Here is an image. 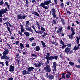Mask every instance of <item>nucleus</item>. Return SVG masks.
<instances>
[{"label": "nucleus", "mask_w": 80, "mask_h": 80, "mask_svg": "<svg viewBox=\"0 0 80 80\" xmlns=\"http://www.w3.org/2000/svg\"><path fill=\"white\" fill-rule=\"evenodd\" d=\"M13 80V78L12 77L8 79V80Z\"/></svg>", "instance_id": "e2e57ef3"}, {"label": "nucleus", "mask_w": 80, "mask_h": 80, "mask_svg": "<svg viewBox=\"0 0 80 80\" xmlns=\"http://www.w3.org/2000/svg\"><path fill=\"white\" fill-rule=\"evenodd\" d=\"M45 58H46V60H47V62H46V66H47V65H48V64H49V60L48 59V58H46V57Z\"/></svg>", "instance_id": "393cba45"}, {"label": "nucleus", "mask_w": 80, "mask_h": 80, "mask_svg": "<svg viewBox=\"0 0 80 80\" xmlns=\"http://www.w3.org/2000/svg\"><path fill=\"white\" fill-rule=\"evenodd\" d=\"M1 10L4 13H7V11H8V10L7 9V8H6L5 9L4 8L2 9Z\"/></svg>", "instance_id": "dca6fc26"}, {"label": "nucleus", "mask_w": 80, "mask_h": 80, "mask_svg": "<svg viewBox=\"0 0 80 80\" xmlns=\"http://www.w3.org/2000/svg\"><path fill=\"white\" fill-rule=\"evenodd\" d=\"M26 69L28 70V72L30 74V72H31L32 71H33V70H34V68L32 67H29V68H26Z\"/></svg>", "instance_id": "6e6552de"}, {"label": "nucleus", "mask_w": 80, "mask_h": 80, "mask_svg": "<svg viewBox=\"0 0 80 80\" xmlns=\"http://www.w3.org/2000/svg\"><path fill=\"white\" fill-rule=\"evenodd\" d=\"M67 30H70V26L68 25V27L66 28Z\"/></svg>", "instance_id": "49530a36"}, {"label": "nucleus", "mask_w": 80, "mask_h": 80, "mask_svg": "<svg viewBox=\"0 0 80 80\" xmlns=\"http://www.w3.org/2000/svg\"><path fill=\"white\" fill-rule=\"evenodd\" d=\"M37 45V44H36V43H33L31 45L32 47H35V45Z\"/></svg>", "instance_id": "c03bdc74"}, {"label": "nucleus", "mask_w": 80, "mask_h": 80, "mask_svg": "<svg viewBox=\"0 0 80 80\" xmlns=\"http://www.w3.org/2000/svg\"><path fill=\"white\" fill-rule=\"evenodd\" d=\"M9 51H8V50L7 49H6L4 51V52L2 53L3 55H7V54H8V53Z\"/></svg>", "instance_id": "4468645a"}, {"label": "nucleus", "mask_w": 80, "mask_h": 80, "mask_svg": "<svg viewBox=\"0 0 80 80\" xmlns=\"http://www.w3.org/2000/svg\"><path fill=\"white\" fill-rule=\"evenodd\" d=\"M41 62H40L38 64V68H40V67H41Z\"/></svg>", "instance_id": "37998d69"}, {"label": "nucleus", "mask_w": 80, "mask_h": 80, "mask_svg": "<svg viewBox=\"0 0 80 80\" xmlns=\"http://www.w3.org/2000/svg\"><path fill=\"white\" fill-rule=\"evenodd\" d=\"M16 43V45H18V44L19 43V41H17Z\"/></svg>", "instance_id": "4d7b16f0"}, {"label": "nucleus", "mask_w": 80, "mask_h": 80, "mask_svg": "<svg viewBox=\"0 0 80 80\" xmlns=\"http://www.w3.org/2000/svg\"><path fill=\"white\" fill-rule=\"evenodd\" d=\"M41 30L42 31H43V32H45L46 31L45 29L42 26L41 27Z\"/></svg>", "instance_id": "c85d7f7f"}, {"label": "nucleus", "mask_w": 80, "mask_h": 80, "mask_svg": "<svg viewBox=\"0 0 80 80\" xmlns=\"http://www.w3.org/2000/svg\"><path fill=\"white\" fill-rule=\"evenodd\" d=\"M6 26L7 27V29L8 30V32H9L10 34H12V32H11V30H10V28L9 27V26H8V23L7 24H6Z\"/></svg>", "instance_id": "f3484780"}, {"label": "nucleus", "mask_w": 80, "mask_h": 80, "mask_svg": "<svg viewBox=\"0 0 80 80\" xmlns=\"http://www.w3.org/2000/svg\"><path fill=\"white\" fill-rule=\"evenodd\" d=\"M60 43L61 44H62V45H64L65 44V43L63 42V41L62 40H61L60 41Z\"/></svg>", "instance_id": "a19ab883"}, {"label": "nucleus", "mask_w": 80, "mask_h": 80, "mask_svg": "<svg viewBox=\"0 0 80 80\" xmlns=\"http://www.w3.org/2000/svg\"><path fill=\"white\" fill-rule=\"evenodd\" d=\"M65 73H63L62 74V78H64V79H65Z\"/></svg>", "instance_id": "72a5a7b5"}, {"label": "nucleus", "mask_w": 80, "mask_h": 80, "mask_svg": "<svg viewBox=\"0 0 80 80\" xmlns=\"http://www.w3.org/2000/svg\"><path fill=\"white\" fill-rule=\"evenodd\" d=\"M9 72H13L14 71V68H15L14 66L11 65L9 66Z\"/></svg>", "instance_id": "f8f14e48"}, {"label": "nucleus", "mask_w": 80, "mask_h": 80, "mask_svg": "<svg viewBox=\"0 0 80 80\" xmlns=\"http://www.w3.org/2000/svg\"><path fill=\"white\" fill-rule=\"evenodd\" d=\"M76 42L77 43V44H79V41L80 40V37H76Z\"/></svg>", "instance_id": "4be33fe9"}, {"label": "nucleus", "mask_w": 80, "mask_h": 80, "mask_svg": "<svg viewBox=\"0 0 80 80\" xmlns=\"http://www.w3.org/2000/svg\"><path fill=\"white\" fill-rule=\"evenodd\" d=\"M18 19V20H21L22 19H24V20H25V18L26 17V16L24 15L23 16H21V15H17V16Z\"/></svg>", "instance_id": "0eeeda50"}, {"label": "nucleus", "mask_w": 80, "mask_h": 80, "mask_svg": "<svg viewBox=\"0 0 80 80\" xmlns=\"http://www.w3.org/2000/svg\"><path fill=\"white\" fill-rule=\"evenodd\" d=\"M30 41H32L34 40V38L33 37L29 39Z\"/></svg>", "instance_id": "603ef678"}, {"label": "nucleus", "mask_w": 80, "mask_h": 80, "mask_svg": "<svg viewBox=\"0 0 80 80\" xmlns=\"http://www.w3.org/2000/svg\"><path fill=\"white\" fill-rule=\"evenodd\" d=\"M57 66L56 62H53V67L54 68V71H56V70H57V69H56V67H57Z\"/></svg>", "instance_id": "a211bd4d"}, {"label": "nucleus", "mask_w": 80, "mask_h": 80, "mask_svg": "<svg viewBox=\"0 0 80 80\" xmlns=\"http://www.w3.org/2000/svg\"><path fill=\"white\" fill-rule=\"evenodd\" d=\"M47 56L48 57H50V53H47Z\"/></svg>", "instance_id": "680f3d73"}, {"label": "nucleus", "mask_w": 80, "mask_h": 80, "mask_svg": "<svg viewBox=\"0 0 80 80\" xmlns=\"http://www.w3.org/2000/svg\"><path fill=\"white\" fill-rule=\"evenodd\" d=\"M60 6L62 7V8H63V6H64V4L63 2H62L61 4L60 5Z\"/></svg>", "instance_id": "09e8293b"}, {"label": "nucleus", "mask_w": 80, "mask_h": 80, "mask_svg": "<svg viewBox=\"0 0 80 80\" xmlns=\"http://www.w3.org/2000/svg\"><path fill=\"white\" fill-rule=\"evenodd\" d=\"M60 34H61V36H64V35H65V34H64V33L63 32H62L61 33H60Z\"/></svg>", "instance_id": "6e6d98bb"}, {"label": "nucleus", "mask_w": 80, "mask_h": 80, "mask_svg": "<svg viewBox=\"0 0 80 80\" xmlns=\"http://www.w3.org/2000/svg\"><path fill=\"white\" fill-rule=\"evenodd\" d=\"M31 55L32 57H35V58L32 59V60H33L34 59H35V58H36L37 57V55H36V54L31 53Z\"/></svg>", "instance_id": "5701e85b"}, {"label": "nucleus", "mask_w": 80, "mask_h": 80, "mask_svg": "<svg viewBox=\"0 0 80 80\" xmlns=\"http://www.w3.org/2000/svg\"><path fill=\"white\" fill-rule=\"evenodd\" d=\"M8 63H9V61H8V60H5V63L6 65L7 66H8Z\"/></svg>", "instance_id": "2f4dec72"}, {"label": "nucleus", "mask_w": 80, "mask_h": 80, "mask_svg": "<svg viewBox=\"0 0 80 80\" xmlns=\"http://www.w3.org/2000/svg\"><path fill=\"white\" fill-rule=\"evenodd\" d=\"M40 50V48L38 46H37L36 47V51H39Z\"/></svg>", "instance_id": "a878e982"}, {"label": "nucleus", "mask_w": 80, "mask_h": 80, "mask_svg": "<svg viewBox=\"0 0 80 80\" xmlns=\"http://www.w3.org/2000/svg\"><path fill=\"white\" fill-rule=\"evenodd\" d=\"M19 47L20 48V50H21V51H23V50H23V48H25V46L22 43H20V46H19Z\"/></svg>", "instance_id": "ddd939ff"}, {"label": "nucleus", "mask_w": 80, "mask_h": 80, "mask_svg": "<svg viewBox=\"0 0 80 80\" xmlns=\"http://www.w3.org/2000/svg\"><path fill=\"white\" fill-rule=\"evenodd\" d=\"M0 57H1V58L2 60H8L10 58V57H8L6 55H3L2 56V54L0 52Z\"/></svg>", "instance_id": "f03ea898"}, {"label": "nucleus", "mask_w": 80, "mask_h": 80, "mask_svg": "<svg viewBox=\"0 0 80 80\" xmlns=\"http://www.w3.org/2000/svg\"><path fill=\"white\" fill-rule=\"evenodd\" d=\"M68 74L69 75H72V73L68 71L67 72Z\"/></svg>", "instance_id": "5fc2aeb1"}, {"label": "nucleus", "mask_w": 80, "mask_h": 80, "mask_svg": "<svg viewBox=\"0 0 80 80\" xmlns=\"http://www.w3.org/2000/svg\"><path fill=\"white\" fill-rule=\"evenodd\" d=\"M54 3L56 5H57V3L58 2V1L57 0H54Z\"/></svg>", "instance_id": "8fccbe9b"}, {"label": "nucleus", "mask_w": 80, "mask_h": 80, "mask_svg": "<svg viewBox=\"0 0 80 80\" xmlns=\"http://www.w3.org/2000/svg\"><path fill=\"white\" fill-rule=\"evenodd\" d=\"M51 3L52 2L51 0H47V1H44V3L42 2L39 6L42 7L43 8H45V10H47V9H48V6H45V5L48 6L50 3Z\"/></svg>", "instance_id": "f257e3e1"}, {"label": "nucleus", "mask_w": 80, "mask_h": 80, "mask_svg": "<svg viewBox=\"0 0 80 80\" xmlns=\"http://www.w3.org/2000/svg\"><path fill=\"white\" fill-rule=\"evenodd\" d=\"M62 27L59 28V30H58L57 31V33H60V32H62Z\"/></svg>", "instance_id": "cd10ccee"}, {"label": "nucleus", "mask_w": 80, "mask_h": 80, "mask_svg": "<svg viewBox=\"0 0 80 80\" xmlns=\"http://www.w3.org/2000/svg\"><path fill=\"white\" fill-rule=\"evenodd\" d=\"M71 30L72 32V33L71 35H68V37H69V38L71 39H72L73 38V36L75 34V33L74 32V29H73V28L72 27L71 28Z\"/></svg>", "instance_id": "39448f33"}, {"label": "nucleus", "mask_w": 80, "mask_h": 80, "mask_svg": "<svg viewBox=\"0 0 80 80\" xmlns=\"http://www.w3.org/2000/svg\"><path fill=\"white\" fill-rule=\"evenodd\" d=\"M8 19V18H4L3 19V20H7Z\"/></svg>", "instance_id": "338daca9"}, {"label": "nucleus", "mask_w": 80, "mask_h": 80, "mask_svg": "<svg viewBox=\"0 0 80 80\" xmlns=\"http://www.w3.org/2000/svg\"><path fill=\"white\" fill-rule=\"evenodd\" d=\"M24 33L25 35L27 37L30 36V33L28 32H24Z\"/></svg>", "instance_id": "412c9836"}, {"label": "nucleus", "mask_w": 80, "mask_h": 80, "mask_svg": "<svg viewBox=\"0 0 80 80\" xmlns=\"http://www.w3.org/2000/svg\"><path fill=\"white\" fill-rule=\"evenodd\" d=\"M52 22H53V23L54 25H55L57 24V22H56V19H55L52 20Z\"/></svg>", "instance_id": "c9c22d12"}, {"label": "nucleus", "mask_w": 80, "mask_h": 80, "mask_svg": "<svg viewBox=\"0 0 80 80\" xmlns=\"http://www.w3.org/2000/svg\"><path fill=\"white\" fill-rule=\"evenodd\" d=\"M46 77L49 79L50 80H53L54 78V76L53 75H52L51 73H50L48 75V73H46Z\"/></svg>", "instance_id": "423d86ee"}, {"label": "nucleus", "mask_w": 80, "mask_h": 80, "mask_svg": "<svg viewBox=\"0 0 80 80\" xmlns=\"http://www.w3.org/2000/svg\"><path fill=\"white\" fill-rule=\"evenodd\" d=\"M4 14L3 12L1 10L0 11V17H2V15Z\"/></svg>", "instance_id": "c756f323"}, {"label": "nucleus", "mask_w": 80, "mask_h": 80, "mask_svg": "<svg viewBox=\"0 0 80 80\" xmlns=\"http://www.w3.org/2000/svg\"><path fill=\"white\" fill-rule=\"evenodd\" d=\"M66 77L68 78L70 77V75H69L68 74H67V75L66 76Z\"/></svg>", "instance_id": "69168bd1"}, {"label": "nucleus", "mask_w": 80, "mask_h": 80, "mask_svg": "<svg viewBox=\"0 0 80 80\" xmlns=\"http://www.w3.org/2000/svg\"><path fill=\"white\" fill-rule=\"evenodd\" d=\"M7 23H8V24L10 27H13V25H11V24H10V23H9V22L8 21H7Z\"/></svg>", "instance_id": "58836bf2"}, {"label": "nucleus", "mask_w": 80, "mask_h": 80, "mask_svg": "<svg viewBox=\"0 0 80 80\" xmlns=\"http://www.w3.org/2000/svg\"><path fill=\"white\" fill-rule=\"evenodd\" d=\"M32 14H34L35 16H36L38 17H40V15H39V14H38V13L37 12H32Z\"/></svg>", "instance_id": "aec40b11"}, {"label": "nucleus", "mask_w": 80, "mask_h": 80, "mask_svg": "<svg viewBox=\"0 0 80 80\" xmlns=\"http://www.w3.org/2000/svg\"><path fill=\"white\" fill-rule=\"evenodd\" d=\"M18 34H20L21 36H23V34H22V32L19 31H18Z\"/></svg>", "instance_id": "79ce46f5"}, {"label": "nucleus", "mask_w": 80, "mask_h": 80, "mask_svg": "<svg viewBox=\"0 0 80 80\" xmlns=\"http://www.w3.org/2000/svg\"><path fill=\"white\" fill-rule=\"evenodd\" d=\"M60 18L61 19V22L63 24V25H65V20H64V19H63V18H61V16H60Z\"/></svg>", "instance_id": "2eb2a0df"}, {"label": "nucleus", "mask_w": 80, "mask_h": 80, "mask_svg": "<svg viewBox=\"0 0 80 80\" xmlns=\"http://www.w3.org/2000/svg\"><path fill=\"white\" fill-rule=\"evenodd\" d=\"M41 42L42 43V45L43 46V47H44V48H46V45H45V42H43V41H41Z\"/></svg>", "instance_id": "b1692460"}, {"label": "nucleus", "mask_w": 80, "mask_h": 80, "mask_svg": "<svg viewBox=\"0 0 80 80\" xmlns=\"http://www.w3.org/2000/svg\"><path fill=\"white\" fill-rule=\"evenodd\" d=\"M45 57L46 58H47L48 60H49L50 61H52L53 59H54V56H50V57H48L47 55H45Z\"/></svg>", "instance_id": "9d476101"}, {"label": "nucleus", "mask_w": 80, "mask_h": 80, "mask_svg": "<svg viewBox=\"0 0 80 80\" xmlns=\"http://www.w3.org/2000/svg\"><path fill=\"white\" fill-rule=\"evenodd\" d=\"M69 64L70 65H71V66H72V67H73L74 65V62H69Z\"/></svg>", "instance_id": "7c9ffc66"}, {"label": "nucleus", "mask_w": 80, "mask_h": 80, "mask_svg": "<svg viewBox=\"0 0 80 80\" xmlns=\"http://www.w3.org/2000/svg\"><path fill=\"white\" fill-rule=\"evenodd\" d=\"M29 23H30V22L29 21H27L25 27H28V24H29Z\"/></svg>", "instance_id": "473e14b6"}, {"label": "nucleus", "mask_w": 80, "mask_h": 80, "mask_svg": "<svg viewBox=\"0 0 80 80\" xmlns=\"http://www.w3.org/2000/svg\"><path fill=\"white\" fill-rule=\"evenodd\" d=\"M44 71L45 72H50L52 71V69L49 65H47L45 66L44 68Z\"/></svg>", "instance_id": "7ed1b4c3"}, {"label": "nucleus", "mask_w": 80, "mask_h": 80, "mask_svg": "<svg viewBox=\"0 0 80 80\" xmlns=\"http://www.w3.org/2000/svg\"><path fill=\"white\" fill-rule=\"evenodd\" d=\"M73 50H74L75 51H76V50H78V49L77 48V47H76V46H75L73 48Z\"/></svg>", "instance_id": "e433bc0d"}, {"label": "nucleus", "mask_w": 80, "mask_h": 80, "mask_svg": "<svg viewBox=\"0 0 80 80\" xmlns=\"http://www.w3.org/2000/svg\"><path fill=\"white\" fill-rule=\"evenodd\" d=\"M22 75H29V73L28 72V71L26 70H24L22 71Z\"/></svg>", "instance_id": "9b49d317"}, {"label": "nucleus", "mask_w": 80, "mask_h": 80, "mask_svg": "<svg viewBox=\"0 0 80 80\" xmlns=\"http://www.w3.org/2000/svg\"><path fill=\"white\" fill-rule=\"evenodd\" d=\"M54 57V59L56 60H57V59L58 58V55L55 56Z\"/></svg>", "instance_id": "f704fd0d"}, {"label": "nucleus", "mask_w": 80, "mask_h": 80, "mask_svg": "<svg viewBox=\"0 0 80 80\" xmlns=\"http://www.w3.org/2000/svg\"><path fill=\"white\" fill-rule=\"evenodd\" d=\"M21 32H25V30L23 28L21 29Z\"/></svg>", "instance_id": "0e129e2a"}, {"label": "nucleus", "mask_w": 80, "mask_h": 80, "mask_svg": "<svg viewBox=\"0 0 80 80\" xmlns=\"http://www.w3.org/2000/svg\"><path fill=\"white\" fill-rule=\"evenodd\" d=\"M20 27H21V29H22L23 28V25H22L20 24Z\"/></svg>", "instance_id": "774afa93"}, {"label": "nucleus", "mask_w": 80, "mask_h": 80, "mask_svg": "<svg viewBox=\"0 0 80 80\" xmlns=\"http://www.w3.org/2000/svg\"><path fill=\"white\" fill-rule=\"evenodd\" d=\"M75 67H76V68H79L80 69V65H75Z\"/></svg>", "instance_id": "a18cd8bd"}, {"label": "nucleus", "mask_w": 80, "mask_h": 80, "mask_svg": "<svg viewBox=\"0 0 80 80\" xmlns=\"http://www.w3.org/2000/svg\"><path fill=\"white\" fill-rule=\"evenodd\" d=\"M43 34L42 35V37H43V38H45V37L46 36V34H45V32H43Z\"/></svg>", "instance_id": "4c0bfd02"}, {"label": "nucleus", "mask_w": 80, "mask_h": 80, "mask_svg": "<svg viewBox=\"0 0 80 80\" xmlns=\"http://www.w3.org/2000/svg\"><path fill=\"white\" fill-rule=\"evenodd\" d=\"M65 51L66 53H69V54H71L73 53V50H71L70 48L68 47H67L65 49Z\"/></svg>", "instance_id": "20e7f679"}, {"label": "nucleus", "mask_w": 80, "mask_h": 80, "mask_svg": "<svg viewBox=\"0 0 80 80\" xmlns=\"http://www.w3.org/2000/svg\"><path fill=\"white\" fill-rule=\"evenodd\" d=\"M67 13H68V14H69V15L71 14V12H70V11H67Z\"/></svg>", "instance_id": "3c124183"}, {"label": "nucleus", "mask_w": 80, "mask_h": 80, "mask_svg": "<svg viewBox=\"0 0 80 80\" xmlns=\"http://www.w3.org/2000/svg\"><path fill=\"white\" fill-rule=\"evenodd\" d=\"M3 4V0H2L0 2V5H2Z\"/></svg>", "instance_id": "de8ad7c7"}, {"label": "nucleus", "mask_w": 80, "mask_h": 80, "mask_svg": "<svg viewBox=\"0 0 80 80\" xmlns=\"http://www.w3.org/2000/svg\"><path fill=\"white\" fill-rule=\"evenodd\" d=\"M67 46L68 47H70L71 46V44L68 43V44L67 45Z\"/></svg>", "instance_id": "bf43d9fd"}, {"label": "nucleus", "mask_w": 80, "mask_h": 80, "mask_svg": "<svg viewBox=\"0 0 80 80\" xmlns=\"http://www.w3.org/2000/svg\"><path fill=\"white\" fill-rule=\"evenodd\" d=\"M33 65H34L35 66V67H38V64H37L36 63H33Z\"/></svg>", "instance_id": "864d4df0"}, {"label": "nucleus", "mask_w": 80, "mask_h": 80, "mask_svg": "<svg viewBox=\"0 0 80 80\" xmlns=\"http://www.w3.org/2000/svg\"><path fill=\"white\" fill-rule=\"evenodd\" d=\"M5 4L6 5V6L8 7V9L9 10V9H10V5H8V2H5Z\"/></svg>", "instance_id": "bb28decb"}, {"label": "nucleus", "mask_w": 80, "mask_h": 80, "mask_svg": "<svg viewBox=\"0 0 80 80\" xmlns=\"http://www.w3.org/2000/svg\"><path fill=\"white\" fill-rule=\"evenodd\" d=\"M52 15L54 18L56 17V10L54 8L52 9Z\"/></svg>", "instance_id": "1a4fd4ad"}, {"label": "nucleus", "mask_w": 80, "mask_h": 80, "mask_svg": "<svg viewBox=\"0 0 80 80\" xmlns=\"http://www.w3.org/2000/svg\"><path fill=\"white\" fill-rule=\"evenodd\" d=\"M29 32H32V33H33V31L32 30L31 27L29 28Z\"/></svg>", "instance_id": "ea45409f"}, {"label": "nucleus", "mask_w": 80, "mask_h": 80, "mask_svg": "<svg viewBox=\"0 0 80 80\" xmlns=\"http://www.w3.org/2000/svg\"><path fill=\"white\" fill-rule=\"evenodd\" d=\"M34 30L35 31L36 33H38L39 34H43V31H37L35 28L34 29Z\"/></svg>", "instance_id": "6ab92c4d"}, {"label": "nucleus", "mask_w": 80, "mask_h": 80, "mask_svg": "<svg viewBox=\"0 0 80 80\" xmlns=\"http://www.w3.org/2000/svg\"><path fill=\"white\" fill-rule=\"evenodd\" d=\"M6 45H8V46H9V47L10 49H12V47H10V44H8V43H6Z\"/></svg>", "instance_id": "13d9d810"}, {"label": "nucleus", "mask_w": 80, "mask_h": 80, "mask_svg": "<svg viewBox=\"0 0 80 80\" xmlns=\"http://www.w3.org/2000/svg\"><path fill=\"white\" fill-rule=\"evenodd\" d=\"M28 3H29L28 1V0H26V5H28Z\"/></svg>", "instance_id": "052dcab7"}]
</instances>
